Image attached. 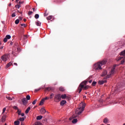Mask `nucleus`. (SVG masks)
<instances>
[{"instance_id":"46","label":"nucleus","mask_w":125,"mask_h":125,"mask_svg":"<svg viewBox=\"0 0 125 125\" xmlns=\"http://www.w3.org/2000/svg\"><path fill=\"white\" fill-rule=\"evenodd\" d=\"M15 16H16V15H15V13H13L12 14V17H15Z\"/></svg>"},{"instance_id":"6","label":"nucleus","mask_w":125,"mask_h":125,"mask_svg":"<svg viewBox=\"0 0 125 125\" xmlns=\"http://www.w3.org/2000/svg\"><path fill=\"white\" fill-rule=\"evenodd\" d=\"M54 100L55 102H60L61 101V94H57L55 95Z\"/></svg>"},{"instance_id":"11","label":"nucleus","mask_w":125,"mask_h":125,"mask_svg":"<svg viewBox=\"0 0 125 125\" xmlns=\"http://www.w3.org/2000/svg\"><path fill=\"white\" fill-rule=\"evenodd\" d=\"M40 113H41L42 115H44L46 113V110L43 108H42L40 109Z\"/></svg>"},{"instance_id":"20","label":"nucleus","mask_w":125,"mask_h":125,"mask_svg":"<svg viewBox=\"0 0 125 125\" xmlns=\"http://www.w3.org/2000/svg\"><path fill=\"white\" fill-rule=\"evenodd\" d=\"M59 89L60 91H65V88L62 86L60 87Z\"/></svg>"},{"instance_id":"63","label":"nucleus","mask_w":125,"mask_h":125,"mask_svg":"<svg viewBox=\"0 0 125 125\" xmlns=\"http://www.w3.org/2000/svg\"><path fill=\"white\" fill-rule=\"evenodd\" d=\"M20 13L21 14H22V12H20Z\"/></svg>"},{"instance_id":"47","label":"nucleus","mask_w":125,"mask_h":125,"mask_svg":"<svg viewBox=\"0 0 125 125\" xmlns=\"http://www.w3.org/2000/svg\"><path fill=\"white\" fill-rule=\"evenodd\" d=\"M31 14H33V12L32 11H29L28 15H31Z\"/></svg>"},{"instance_id":"25","label":"nucleus","mask_w":125,"mask_h":125,"mask_svg":"<svg viewBox=\"0 0 125 125\" xmlns=\"http://www.w3.org/2000/svg\"><path fill=\"white\" fill-rule=\"evenodd\" d=\"M78 123V119H74L72 121V123L73 124H77Z\"/></svg>"},{"instance_id":"13","label":"nucleus","mask_w":125,"mask_h":125,"mask_svg":"<svg viewBox=\"0 0 125 125\" xmlns=\"http://www.w3.org/2000/svg\"><path fill=\"white\" fill-rule=\"evenodd\" d=\"M105 83H107V80H102L101 81H99V84H103Z\"/></svg>"},{"instance_id":"64","label":"nucleus","mask_w":125,"mask_h":125,"mask_svg":"<svg viewBox=\"0 0 125 125\" xmlns=\"http://www.w3.org/2000/svg\"><path fill=\"white\" fill-rule=\"evenodd\" d=\"M123 125H125V123H124V124H123Z\"/></svg>"},{"instance_id":"22","label":"nucleus","mask_w":125,"mask_h":125,"mask_svg":"<svg viewBox=\"0 0 125 125\" xmlns=\"http://www.w3.org/2000/svg\"><path fill=\"white\" fill-rule=\"evenodd\" d=\"M44 100L42 99V100L41 101V102H40V104H39L40 106H42V105H43V103H44Z\"/></svg>"},{"instance_id":"30","label":"nucleus","mask_w":125,"mask_h":125,"mask_svg":"<svg viewBox=\"0 0 125 125\" xmlns=\"http://www.w3.org/2000/svg\"><path fill=\"white\" fill-rule=\"evenodd\" d=\"M19 120V121H20V122H24V121H25V118L24 117L21 118Z\"/></svg>"},{"instance_id":"45","label":"nucleus","mask_w":125,"mask_h":125,"mask_svg":"<svg viewBox=\"0 0 125 125\" xmlns=\"http://www.w3.org/2000/svg\"><path fill=\"white\" fill-rule=\"evenodd\" d=\"M3 42H7V39H6V37L3 39Z\"/></svg>"},{"instance_id":"40","label":"nucleus","mask_w":125,"mask_h":125,"mask_svg":"<svg viewBox=\"0 0 125 125\" xmlns=\"http://www.w3.org/2000/svg\"><path fill=\"white\" fill-rule=\"evenodd\" d=\"M17 113H18V115L20 116L21 115V110H20L19 109L18 110Z\"/></svg>"},{"instance_id":"52","label":"nucleus","mask_w":125,"mask_h":125,"mask_svg":"<svg viewBox=\"0 0 125 125\" xmlns=\"http://www.w3.org/2000/svg\"><path fill=\"white\" fill-rule=\"evenodd\" d=\"M21 117H24L25 116V114H24V113H21Z\"/></svg>"},{"instance_id":"15","label":"nucleus","mask_w":125,"mask_h":125,"mask_svg":"<svg viewBox=\"0 0 125 125\" xmlns=\"http://www.w3.org/2000/svg\"><path fill=\"white\" fill-rule=\"evenodd\" d=\"M5 119H6V115H4L2 116L1 120L2 123H4V122H5Z\"/></svg>"},{"instance_id":"16","label":"nucleus","mask_w":125,"mask_h":125,"mask_svg":"<svg viewBox=\"0 0 125 125\" xmlns=\"http://www.w3.org/2000/svg\"><path fill=\"white\" fill-rule=\"evenodd\" d=\"M106 75H107V71L104 70L102 74L101 77H105Z\"/></svg>"},{"instance_id":"54","label":"nucleus","mask_w":125,"mask_h":125,"mask_svg":"<svg viewBox=\"0 0 125 125\" xmlns=\"http://www.w3.org/2000/svg\"><path fill=\"white\" fill-rule=\"evenodd\" d=\"M44 16H47V14H46V12H45V13H44Z\"/></svg>"},{"instance_id":"1","label":"nucleus","mask_w":125,"mask_h":125,"mask_svg":"<svg viewBox=\"0 0 125 125\" xmlns=\"http://www.w3.org/2000/svg\"><path fill=\"white\" fill-rule=\"evenodd\" d=\"M87 83V81H83L82 83H81L77 89V91L79 93H81L82 92V90H87L89 88H90V86L86 85Z\"/></svg>"},{"instance_id":"56","label":"nucleus","mask_w":125,"mask_h":125,"mask_svg":"<svg viewBox=\"0 0 125 125\" xmlns=\"http://www.w3.org/2000/svg\"><path fill=\"white\" fill-rule=\"evenodd\" d=\"M14 65H15V66H17V63L16 62L14 63Z\"/></svg>"},{"instance_id":"55","label":"nucleus","mask_w":125,"mask_h":125,"mask_svg":"<svg viewBox=\"0 0 125 125\" xmlns=\"http://www.w3.org/2000/svg\"><path fill=\"white\" fill-rule=\"evenodd\" d=\"M88 82L89 83H92V80H89Z\"/></svg>"},{"instance_id":"59","label":"nucleus","mask_w":125,"mask_h":125,"mask_svg":"<svg viewBox=\"0 0 125 125\" xmlns=\"http://www.w3.org/2000/svg\"><path fill=\"white\" fill-rule=\"evenodd\" d=\"M16 2H18L19 1V0H16Z\"/></svg>"},{"instance_id":"31","label":"nucleus","mask_w":125,"mask_h":125,"mask_svg":"<svg viewBox=\"0 0 125 125\" xmlns=\"http://www.w3.org/2000/svg\"><path fill=\"white\" fill-rule=\"evenodd\" d=\"M26 98L27 100H30L31 99V97L30 96V95H27L26 97Z\"/></svg>"},{"instance_id":"26","label":"nucleus","mask_w":125,"mask_h":125,"mask_svg":"<svg viewBox=\"0 0 125 125\" xmlns=\"http://www.w3.org/2000/svg\"><path fill=\"white\" fill-rule=\"evenodd\" d=\"M5 38L7 40H10V39H11V36L9 35H7L6 36Z\"/></svg>"},{"instance_id":"39","label":"nucleus","mask_w":125,"mask_h":125,"mask_svg":"<svg viewBox=\"0 0 125 125\" xmlns=\"http://www.w3.org/2000/svg\"><path fill=\"white\" fill-rule=\"evenodd\" d=\"M13 109H15V110H19V109H18V107H17V106H15V105H14L13 107Z\"/></svg>"},{"instance_id":"37","label":"nucleus","mask_w":125,"mask_h":125,"mask_svg":"<svg viewBox=\"0 0 125 125\" xmlns=\"http://www.w3.org/2000/svg\"><path fill=\"white\" fill-rule=\"evenodd\" d=\"M15 7H16V8H20V7H21V6L19 4H17L16 6H15Z\"/></svg>"},{"instance_id":"9","label":"nucleus","mask_w":125,"mask_h":125,"mask_svg":"<svg viewBox=\"0 0 125 125\" xmlns=\"http://www.w3.org/2000/svg\"><path fill=\"white\" fill-rule=\"evenodd\" d=\"M8 58V56H7V55H3L1 59L2 60V61H4V62H5L6 61H7V58Z\"/></svg>"},{"instance_id":"38","label":"nucleus","mask_w":125,"mask_h":125,"mask_svg":"<svg viewBox=\"0 0 125 125\" xmlns=\"http://www.w3.org/2000/svg\"><path fill=\"white\" fill-rule=\"evenodd\" d=\"M21 27H27V25H26V24H24V23H21Z\"/></svg>"},{"instance_id":"41","label":"nucleus","mask_w":125,"mask_h":125,"mask_svg":"<svg viewBox=\"0 0 125 125\" xmlns=\"http://www.w3.org/2000/svg\"><path fill=\"white\" fill-rule=\"evenodd\" d=\"M36 24L37 25V26H41V23L39 21L36 22Z\"/></svg>"},{"instance_id":"53","label":"nucleus","mask_w":125,"mask_h":125,"mask_svg":"<svg viewBox=\"0 0 125 125\" xmlns=\"http://www.w3.org/2000/svg\"><path fill=\"white\" fill-rule=\"evenodd\" d=\"M8 64L10 65V66H11V65H12V62H10L8 63Z\"/></svg>"},{"instance_id":"36","label":"nucleus","mask_w":125,"mask_h":125,"mask_svg":"<svg viewBox=\"0 0 125 125\" xmlns=\"http://www.w3.org/2000/svg\"><path fill=\"white\" fill-rule=\"evenodd\" d=\"M35 125H42V123L39 122H37L35 123Z\"/></svg>"},{"instance_id":"24","label":"nucleus","mask_w":125,"mask_h":125,"mask_svg":"<svg viewBox=\"0 0 125 125\" xmlns=\"http://www.w3.org/2000/svg\"><path fill=\"white\" fill-rule=\"evenodd\" d=\"M42 115H40L37 117V120H42Z\"/></svg>"},{"instance_id":"2","label":"nucleus","mask_w":125,"mask_h":125,"mask_svg":"<svg viewBox=\"0 0 125 125\" xmlns=\"http://www.w3.org/2000/svg\"><path fill=\"white\" fill-rule=\"evenodd\" d=\"M84 108H85V104L83 103H81L79 104V107L77 108L75 111L76 115H81L83 110H84Z\"/></svg>"},{"instance_id":"10","label":"nucleus","mask_w":125,"mask_h":125,"mask_svg":"<svg viewBox=\"0 0 125 125\" xmlns=\"http://www.w3.org/2000/svg\"><path fill=\"white\" fill-rule=\"evenodd\" d=\"M101 63L102 66H103V65H105V64H106V63H107V60L106 59H104L103 61H102L101 62H99Z\"/></svg>"},{"instance_id":"12","label":"nucleus","mask_w":125,"mask_h":125,"mask_svg":"<svg viewBox=\"0 0 125 125\" xmlns=\"http://www.w3.org/2000/svg\"><path fill=\"white\" fill-rule=\"evenodd\" d=\"M23 105H26L27 104V99L26 98H23L21 100Z\"/></svg>"},{"instance_id":"27","label":"nucleus","mask_w":125,"mask_h":125,"mask_svg":"<svg viewBox=\"0 0 125 125\" xmlns=\"http://www.w3.org/2000/svg\"><path fill=\"white\" fill-rule=\"evenodd\" d=\"M42 88V87H40L38 89H36L34 91V92L36 93V92H38V91H40V90H41Z\"/></svg>"},{"instance_id":"14","label":"nucleus","mask_w":125,"mask_h":125,"mask_svg":"<svg viewBox=\"0 0 125 125\" xmlns=\"http://www.w3.org/2000/svg\"><path fill=\"white\" fill-rule=\"evenodd\" d=\"M103 123L104 124H108L109 123V119L107 118H104V119Z\"/></svg>"},{"instance_id":"4","label":"nucleus","mask_w":125,"mask_h":125,"mask_svg":"<svg viewBox=\"0 0 125 125\" xmlns=\"http://www.w3.org/2000/svg\"><path fill=\"white\" fill-rule=\"evenodd\" d=\"M120 55L122 57H119L118 58V61H120V60H122V59H123L122 61H121V64H124V63H125V50L122 51L121 53H120Z\"/></svg>"},{"instance_id":"19","label":"nucleus","mask_w":125,"mask_h":125,"mask_svg":"<svg viewBox=\"0 0 125 125\" xmlns=\"http://www.w3.org/2000/svg\"><path fill=\"white\" fill-rule=\"evenodd\" d=\"M77 117H78V116L76 115H72V116L70 118H69V120L70 121H72V120H73V119H76V118H77Z\"/></svg>"},{"instance_id":"7","label":"nucleus","mask_w":125,"mask_h":125,"mask_svg":"<svg viewBox=\"0 0 125 125\" xmlns=\"http://www.w3.org/2000/svg\"><path fill=\"white\" fill-rule=\"evenodd\" d=\"M19 52H20V48L16 47L15 49H13L12 54H13L15 56H16Z\"/></svg>"},{"instance_id":"35","label":"nucleus","mask_w":125,"mask_h":125,"mask_svg":"<svg viewBox=\"0 0 125 125\" xmlns=\"http://www.w3.org/2000/svg\"><path fill=\"white\" fill-rule=\"evenodd\" d=\"M45 89V90H48V91H50V90H51V88H50V87H46Z\"/></svg>"},{"instance_id":"58","label":"nucleus","mask_w":125,"mask_h":125,"mask_svg":"<svg viewBox=\"0 0 125 125\" xmlns=\"http://www.w3.org/2000/svg\"><path fill=\"white\" fill-rule=\"evenodd\" d=\"M23 21H24V22H26V19H23Z\"/></svg>"},{"instance_id":"61","label":"nucleus","mask_w":125,"mask_h":125,"mask_svg":"<svg viewBox=\"0 0 125 125\" xmlns=\"http://www.w3.org/2000/svg\"><path fill=\"white\" fill-rule=\"evenodd\" d=\"M21 125H24V124H23V123H21Z\"/></svg>"},{"instance_id":"28","label":"nucleus","mask_w":125,"mask_h":125,"mask_svg":"<svg viewBox=\"0 0 125 125\" xmlns=\"http://www.w3.org/2000/svg\"><path fill=\"white\" fill-rule=\"evenodd\" d=\"M52 18V16H50L48 17L47 18V20H48V22L50 21H51V19Z\"/></svg>"},{"instance_id":"5","label":"nucleus","mask_w":125,"mask_h":125,"mask_svg":"<svg viewBox=\"0 0 125 125\" xmlns=\"http://www.w3.org/2000/svg\"><path fill=\"white\" fill-rule=\"evenodd\" d=\"M115 68H116V65H115L113 68L111 69V70L109 73V75H107V76L104 77V79L106 80V79H109V78H111L114 74H115Z\"/></svg>"},{"instance_id":"44","label":"nucleus","mask_w":125,"mask_h":125,"mask_svg":"<svg viewBox=\"0 0 125 125\" xmlns=\"http://www.w3.org/2000/svg\"><path fill=\"white\" fill-rule=\"evenodd\" d=\"M47 99H49V98L46 97L45 98L42 99L44 101H45V100H47Z\"/></svg>"},{"instance_id":"21","label":"nucleus","mask_w":125,"mask_h":125,"mask_svg":"<svg viewBox=\"0 0 125 125\" xmlns=\"http://www.w3.org/2000/svg\"><path fill=\"white\" fill-rule=\"evenodd\" d=\"M30 110H31V107H28L26 110L25 111V114H28V113H29V111H30Z\"/></svg>"},{"instance_id":"17","label":"nucleus","mask_w":125,"mask_h":125,"mask_svg":"<svg viewBox=\"0 0 125 125\" xmlns=\"http://www.w3.org/2000/svg\"><path fill=\"white\" fill-rule=\"evenodd\" d=\"M67 103V102L65 100H62L61 102V106L64 105V104H66Z\"/></svg>"},{"instance_id":"62","label":"nucleus","mask_w":125,"mask_h":125,"mask_svg":"<svg viewBox=\"0 0 125 125\" xmlns=\"http://www.w3.org/2000/svg\"><path fill=\"white\" fill-rule=\"evenodd\" d=\"M33 11H35V8H33Z\"/></svg>"},{"instance_id":"33","label":"nucleus","mask_w":125,"mask_h":125,"mask_svg":"<svg viewBox=\"0 0 125 125\" xmlns=\"http://www.w3.org/2000/svg\"><path fill=\"white\" fill-rule=\"evenodd\" d=\"M96 83H97L95 81L93 82L92 83V86H95V85H96Z\"/></svg>"},{"instance_id":"48","label":"nucleus","mask_w":125,"mask_h":125,"mask_svg":"<svg viewBox=\"0 0 125 125\" xmlns=\"http://www.w3.org/2000/svg\"><path fill=\"white\" fill-rule=\"evenodd\" d=\"M6 110V108L4 107L3 108V110H2V113H4V112H5V110Z\"/></svg>"},{"instance_id":"29","label":"nucleus","mask_w":125,"mask_h":125,"mask_svg":"<svg viewBox=\"0 0 125 125\" xmlns=\"http://www.w3.org/2000/svg\"><path fill=\"white\" fill-rule=\"evenodd\" d=\"M20 21L19 20V19H17L15 21V23L16 25H18V24H19Z\"/></svg>"},{"instance_id":"51","label":"nucleus","mask_w":125,"mask_h":125,"mask_svg":"<svg viewBox=\"0 0 125 125\" xmlns=\"http://www.w3.org/2000/svg\"><path fill=\"white\" fill-rule=\"evenodd\" d=\"M19 18L20 20H21V21H22L23 19V18H22L21 17H19Z\"/></svg>"},{"instance_id":"32","label":"nucleus","mask_w":125,"mask_h":125,"mask_svg":"<svg viewBox=\"0 0 125 125\" xmlns=\"http://www.w3.org/2000/svg\"><path fill=\"white\" fill-rule=\"evenodd\" d=\"M53 96H54V94L53 93L50 94V97H49L50 99H52V98H53Z\"/></svg>"},{"instance_id":"49","label":"nucleus","mask_w":125,"mask_h":125,"mask_svg":"<svg viewBox=\"0 0 125 125\" xmlns=\"http://www.w3.org/2000/svg\"><path fill=\"white\" fill-rule=\"evenodd\" d=\"M10 65L9 64V63H7L6 66V68H8Z\"/></svg>"},{"instance_id":"42","label":"nucleus","mask_w":125,"mask_h":125,"mask_svg":"<svg viewBox=\"0 0 125 125\" xmlns=\"http://www.w3.org/2000/svg\"><path fill=\"white\" fill-rule=\"evenodd\" d=\"M6 98L7 99H8V100H11V101L12 100V98H10V97L9 96H7Z\"/></svg>"},{"instance_id":"60","label":"nucleus","mask_w":125,"mask_h":125,"mask_svg":"<svg viewBox=\"0 0 125 125\" xmlns=\"http://www.w3.org/2000/svg\"><path fill=\"white\" fill-rule=\"evenodd\" d=\"M9 6H11V3H10V4H9Z\"/></svg>"},{"instance_id":"8","label":"nucleus","mask_w":125,"mask_h":125,"mask_svg":"<svg viewBox=\"0 0 125 125\" xmlns=\"http://www.w3.org/2000/svg\"><path fill=\"white\" fill-rule=\"evenodd\" d=\"M102 65L101 64V63L99 62L97 63H95L94 65V70H102Z\"/></svg>"},{"instance_id":"57","label":"nucleus","mask_w":125,"mask_h":125,"mask_svg":"<svg viewBox=\"0 0 125 125\" xmlns=\"http://www.w3.org/2000/svg\"><path fill=\"white\" fill-rule=\"evenodd\" d=\"M3 48V46H1L0 48V49H2Z\"/></svg>"},{"instance_id":"3","label":"nucleus","mask_w":125,"mask_h":125,"mask_svg":"<svg viewBox=\"0 0 125 125\" xmlns=\"http://www.w3.org/2000/svg\"><path fill=\"white\" fill-rule=\"evenodd\" d=\"M124 86H125V84L123 83H120L117 84V86L115 87L114 89V91L115 93L117 92H120V91H122L124 89L123 88Z\"/></svg>"},{"instance_id":"23","label":"nucleus","mask_w":125,"mask_h":125,"mask_svg":"<svg viewBox=\"0 0 125 125\" xmlns=\"http://www.w3.org/2000/svg\"><path fill=\"white\" fill-rule=\"evenodd\" d=\"M15 125H20V122L19 121H16L14 122Z\"/></svg>"},{"instance_id":"50","label":"nucleus","mask_w":125,"mask_h":125,"mask_svg":"<svg viewBox=\"0 0 125 125\" xmlns=\"http://www.w3.org/2000/svg\"><path fill=\"white\" fill-rule=\"evenodd\" d=\"M23 2H24V1H19L20 4H22V3H23Z\"/></svg>"},{"instance_id":"34","label":"nucleus","mask_w":125,"mask_h":125,"mask_svg":"<svg viewBox=\"0 0 125 125\" xmlns=\"http://www.w3.org/2000/svg\"><path fill=\"white\" fill-rule=\"evenodd\" d=\"M39 17H40V15H39V14H36L35 16V18L36 19H39Z\"/></svg>"},{"instance_id":"43","label":"nucleus","mask_w":125,"mask_h":125,"mask_svg":"<svg viewBox=\"0 0 125 125\" xmlns=\"http://www.w3.org/2000/svg\"><path fill=\"white\" fill-rule=\"evenodd\" d=\"M37 100H35L33 102H32V104L33 105H35V104H36V103H37Z\"/></svg>"},{"instance_id":"18","label":"nucleus","mask_w":125,"mask_h":125,"mask_svg":"<svg viewBox=\"0 0 125 125\" xmlns=\"http://www.w3.org/2000/svg\"><path fill=\"white\" fill-rule=\"evenodd\" d=\"M67 97V95L66 94H64L63 95H61V99L62 98V99H65V98Z\"/></svg>"}]
</instances>
